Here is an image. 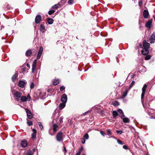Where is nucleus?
I'll return each instance as SVG.
<instances>
[{
    "label": "nucleus",
    "mask_w": 155,
    "mask_h": 155,
    "mask_svg": "<svg viewBox=\"0 0 155 155\" xmlns=\"http://www.w3.org/2000/svg\"><path fill=\"white\" fill-rule=\"evenodd\" d=\"M85 141L84 139H83L82 140V142L83 144H84L85 143Z\"/></svg>",
    "instance_id": "obj_53"
},
{
    "label": "nucleus",
    "mask_w": 155,
    "mask_h": 155,
    "mask_svg": "<svg viewBox=\"0 0 155 155\" xmlns=\"http://www.w3.org/2000/svg\"><path fill=\"white\" fill-rule=\"evenodd\" d=\"M117 143L120 144H121V145H123V143L122 142V141L120 140H117Z\"/></svg>",
    "instance_id": "obj_40"
},
{
    "label": "nucleus",
    "mask_w": 155,
    "mask_h": 155,
    "mask_svg": "<svg viewBox=\"0 0 155 155\" xmlns=\"http://www.w3.org/2000/svg\"><path fill=\"white\" fill-rule=\"evenodd\" d=\"M25 84V81H21L19 82L18 86L21 87H23Z\"/></svg>",
    "instance_id": "obj_16"
},
{
    "label": "nucleus",
    "mask_w": 155,
    "mask_h": 155,
    "mask_svg": "<svg viewBox=\"0 0 155 155\" xmlns=\"http://www.w3.org/2000/svg\"><path fill=\"white\" fill-rule=\"evenodd\" d=\"M82 150H81L80 149H79L78 150V153H79L80 154Z\"/></svg>",
    "instance_id": "obj_55"
},
{
    "label": "nucleus",
    "mask_w": 155,
    "mask_h": 155,
    "mask_svg": "<svg viewBox=\"0 0 155 155\" xmlns=\"http://www.w3.org/2000/svg\"><path fill=\"white\" fill-rule=\"evenodd\" d=\"M121 118L122 119L124 123H129L130 120L128 118L125 117L124 116Z\"/></svg>",
    "instance_id": "obj_14"
},
{
    "label": "nucleus",
    "mask_w": 155,
    "mask_h": 155,
    "mask_svg": "<svg viewBox=\"0 0 155 155\" xmlns=\"http://www.w3.org/2000/svg\"><path fill=\"white\" fill-rule=\"evenodd\" d=\"M34 84L33 83H31V84L30 88L31 89L33 88L34 87Z\"/></svg>",
    "instance_id": "obj_42"
},
{
    "label": "nucleus",
    "mask_w": 155,
    "mask_h": 155,
    "mask_svg": "<svg viewBox=\"0 0 155 155\" xmlns=\"http://www.w3.org/2000/svg\"><path fill=\"white\" fill-rule=\"evenodd\" d=\"M147 87V85L146 84H145L144 85V86L142 88V91L145 92L146 89Z\"/></svg>",
    "instance_id": "obj_31"
},
{
    "label": "nucleus",
    "mask_w": 155,
    "mask_h": 155,
    "mask_svg": "<svg viewBox=\"0 0 155 155\" xmlns=\"http://www.w3.org/2000/svg\"><path fill=\"white\" fill-rule=\"evenodd\" d=\"M82 150H81L80 149H79L78 150V153H79L80 154Z\"/></svg>",
    "instance_id": "obj_56"
},
{
    "label": "nucleus",
    "mask_w": 155,
    "mask_h": 155,
    "mask_svg": "<svg viewBox=\"0 0 155 155\" xmlns=\"http://www.w3.org/2000/svg\"><path fill=\"white\" fill-rule=\"evenodd\" d=\"M26 155H32V153L31 151H29L27 153Z\"/></svg>",
    "instance_id": "obj_52"
},
{
    "label": "nucleus",
    "mask_w": 155,
    "mask_h": 155,
    "mask_svg": "<svg viewBox=\"0 0 155 155\" xmlns=\"http://www.w3.org/2000/svg\"><path fill=\"white\" fill-rule=\"evenodd\" d=\"M31 54V50H28L26 52L25 55L27 57L30 56Z\"/></svg>",
    "instance_id": "obj_20"
},
{
    "label": "nucleus",
    "mask_w": 155,
    "mask_h": 155,
    "mask_svg": "<svg viewBox=\"0 0 155 155\" xmlns=\"http://www.w3.org/2000/svg\"><path fill=\"white\" fill-rule=\"evenodd\" d=\"M90 112V111L89 110H88V111L85 112L84 113H83V115L84 116L86 115H87V114H88V113H89Z\"/></svg>",
    "instance_id": "obj_45"
},
{
    "label": "nucleus",
    "mask_w": 155,
    "mask_h": 155,
    "mask_svg": "<svg viewBox=\"0 0 155 155\" xmlns=\"http://www.w3.org/2000/svg\"><path fill=\"white\" fill-rule=\"evenodd\" d=\"M42 54V53L38 52L37 56V59H39L40 58L41 55Z\"/></svg>",
    "instance_id": "obj_35"
},
{
    "label": "nucleus",
    "mask_w": 155,
    "mask_h": 155,
    "mask_svg": "<svg viewBox=\"0 0 155 155\" xmlns=\"http://www.w3.org/2000/svg\"><path fill=\"white\" fill-rule=\"evenodd\" d=\"M100 133L103 137H104L106 135V134L102 131H101Z\"/></svg>",
    "instance_id": "obj_47"
},
{
    "label": "nucleus",
    "mask_w": 155,
    "mask_h": 155,
    "mask_svg": "<svg viewBox=\"0 0 155 155\" xmlns=\"http://www.w3.org/2000/svg\"><path fill=\"white\" fill-rule=\"evenodd\" d=\"M67 100V97L65 94H64L61 97V101L62 102L66 103Z\"/></svg>",
    "instance_id": "obj_4"
},
{
    "label": "nucleus",
    "mask_w": 155,
    "mask_h": 155,
    "mask_svg": "<svg viewBox=\"0 0 155 155\" xmlns=\"http://www.w3.org/2000/svg\"><path fill=\"white\" fill-rule=\"evenodd\" d=\"M74 2V1L73 0H69L68 2V3L69 5L72 4Z\"/></svg>",
    "instance_id": "obj_38"
},
{
    "label": "nucleus",
    "mask_w": 155,
    "mask_h": 155,
    "mask_svg": "<svg viewBox=\"0 0 155 155\" xmlns=\"http://www.w3.org/2000/svg\"><path fill=\"white\" fill-rule=\"evenodd\" d=\"M27 123L29 126H31L32 124V122L31 121H28L27 122Z\"/></svg>",
    "instance_id": "obj_37"
},
{
    "label": "nucleus",
    "mask_w": 155,
    "mask_h": 155,
    "mask_svg": "<svg viewBox=\"0 0 155 155\" xmlns=\"http://www.w3.org/2000/svg\"><path fill=\"white\" fill-rule=\"evenodd\" d=\"M54 20L51 18H48V24H51L53 22Z\"/></svg>",
    "instance_id": "obj_27"
},
{
    "label": "nucleus",
    "mask_w": 155,
    "mask_h": 155,
    "mask_svg": "<svg viewBox=\"0 0 155 155\" xmlns=\"http://www.w3.org/2000/svg\"><path fill=\"white\" fill-rule=\"evenodd\" d=\"M65 103H66L63 102L62 103L60 104L59 107L60 109H63L65 107Z\"/></svg>",
    "instance_id": "obj_22"
},
{
    "label": "nucleus",
    "mask_w": 155,
    "mask_h": 155,
    "mask_svg": "<svg viewBox=\"0 0 155 155\" xmlns=\"http://www.w3.org/2000/svg\"><path fill=\"white\" fill-rule=\"evenodd\" d=\"M25 110L26 112L28 118L29 119L32 118V115L30 111L27 108H26Z\"/></svg>",
    "instance_id": "obj_6"
},
{
    "label": "nucleus",
    "mask_w": 155,
    "mask_h": 155,
    "mask_svg": "<svg viewBox=\"0 0 155 155\" xmlns=\"http://www.w3.org/2000/svg\"><path fill=\"white\" fill-rule=\"evenodd\" d=\"M27 66L29 68H30V66L28 63L27 64Z\"/></svg>",
    "instance_id": "obj_54"
},
{
    "label": "nucleus",
    "mask_w": 155,
    "mask_h": 155,
    "mask_svg": "<svg viewBox=\"0 0 155 155\" xmlns=\"http://www.w3.org/2000/svg\"><path fill=\"white\" fill-rule=\"evenodd\" d=\"M53 84L54 85H56L59 83V81L58 79L55 80L53 81Z\"/></svg>",
    "instance_id": "obj_29"
},
{
    "label": "nucleus",
    "mask_w": 155,
    "mask_h": 155,
    "mask_svg": "<svg viewBox=\"0 0 155 155\" xmlns=\"http://www.w3.org/2000/svg\"><path fill=\"white\" fill-rule=\"evenodd\" d=\"M83 147H81V148H80V149L81 150H83Z\"/></svg>",
    "instance_id": "obj_59"
},
{
    "label": "nucleus",
    "mask_w": 155,
    "mask_h": 155,
    "mask_svg": "<svg viewBox=\"0 0 155 155\" xmlns=\"http://www.w3.org/2000/svg\"><path fill=\"white\" fill-rule=\"evenodd\" d=\"M14 95L15 99L17 101H18L21 97L22 93L18 91H15L14 93Z\"/></svg>",
    "instance_id": "obj_1"
},
{
    "label": "nucleus",
    "mask_w": 155,
    "mask_h": 155,
    "mask_svg": "<svg viewBox=\"0 0 155 155\" xmlns=\"http://www.w3.org/2000/svg\"><path fill=\"white\" fill-rule=\"evenodd\" d=\"M134 83L135 81H132L130 85V87L131 88V87H132V86L134 85Z\"/></svg>",
    "instance_id": "obj_41"
},
{
    "label": "nucleus",
    "mask_w": 155,
    "mask_h": 155,
    "mask_svg": "<svg viewBox=\"0 0 155 155\" xmlns=\"http://www.w3.org/2000/svg\"><path fill=\"white\" fill-rule=\"evenodd\" d=\"M145 92L142 91V93L141 95V102H142V104L143 107H144V105L143 103V98L144 97V94H145Z\"/></svg>",
    "instance_id": "obj_21"
},
{
    "label": "nucleus",
    "mask_w": 155,
    "mask_h": 155,
    "mask_svg": "<svg viewBox=\"0 0 155 155\" xmlns=\"http://www.w3.org/2000/svg\"><path fill=\"white\" fill-rule=\"evenodd\" d=\"M43 51V48L42 47H40V48H39V51L38 52L42 53Z\"/></svg>",
    "instance_id": "obj_36"
},
{
    "label": "nucleus",
    "mask_w": 155,
    "mask_h": 155,
    "mask_svg": "<svg viewBox=\"0 0 155 155\" xmlns=\"http://www.w3.org/2000/svg\"><path fill=\"white\" fill-rule=\"evenodd\" d=\"M113 117H115L118 115V113L116 111H114L113 112Z\"/></svg>",
    "instance_id": "obj_30"
},
{
    "label": "nucleus",
    "mask_w": 155,
    "mask_h": 155,
    "mask_svg": "<svg viewBox=\"0 0 155 155\" xmlns=\"http://www.w3.org/2000/svg\"><path fill=\"white\" fill-rule=\"evenodd\" d=\"M65 89V87L63 86H61L60 88L61 91H62Z\"/></svg>",
    "instance_id": "obj_46"
},
{
    "label": "nucleus",
    "mask_w": 155,
    "mask_h": 155,
    "mask_svg": "<svg viewBox=\"0 0 155 155\" xmlns=\"http://www.w3.org/2000/svg\"><path fill=\"white\" fill-rule=\"evenodd\" d=\"M83 155H86L85 154H83Z\"/></svg>",
    "instance_id": "obj_60"
},
{
    "label": "nucleus",
    "mask_w": 155,
    "mask_h": 155,
    "mask_svg": "<svg viewBox=\"0 0 155 155\" xmlns=\"http://www.w3.org/2000/svg\"><path fill=\"white\" fill-rule=\"evenodd\" d=\"M117 111L119 113V114H122L121 115V116H120V117L121 118H122L123 117L125 116L124 115V113L122 111V110L120 109H119L118 110H117Z\"/></svg>",
    "instance_id": "obj_24"
},
{
    "label": "nucleus",
    "mask_w": 155,
    "mask_h": 155,
    "mask_svg": "<svg viewBox=\"0 0 155 155\" xmlns=\"http://www.w3.org/2000/svg\"><path fill=\"white\" fill-rule=\"evenodd\" d=\"M123 148L125 150H127L128 149L126 145H124Z\"/></svg>",
    "instance_id": "obj_50"
},
{
    "label": "nucleus",
    "mask_w": 155,
    "mask_h": 155,
    "mask_svg": "<svg viewBox=\"0 0 155 155\" xmlns=\"http://www.w3.org/2000/svg\"><path fill=\"white\" fill-rule=\"evenodd\" d=\"M143 44L144 48L147 49L149 48L150 44L149 43L147 42L146 40H144L143 41Z\"/></svg>",
    "instance_id": "obj_7"
},
{
    "label": "nucleus",
    "mask_w": 155,
    "mask_h": 155,
    "mask_svg": "<svg viewBox=\"0 0 155 155\" xmlns=\"http://www.w3.org/2000/svg\"><path fill=\"white\" fill-rule=\"evenodd\" d=\"M134 74H132V75H131V78H133L134 76Z\"/></svg>",
    "instance_id": "obj_57"
},
{
    "label": "nucleus",
    "mask_w": 155,
    "mask_h": 155,
    "mask_svg": "<svg viewBox=\"0 0 155 155\" xmlns=\"http://www.w3.org/2000/svg\"><path fill=\"white\" fill-rule=\"evenodd\" d=\"M112 105L114 106H117L119 105V102L116 101H114L112 103Z\"/></svg>",
    "instance_id": "obj_26"
},
{
    "label": "nucleus",
    "mask_w": 155,
    "mask_h": 155,
    "mask_svg": "<svg viewBox=\"0 0 155 155\" xmlns=\"http://www.w3.org/2000/svg\"><path fill=\"white\" fill-rule=\"evenodd\" d=\"M65 3V1L64 0H62L59 3L57 4H55L52 6V8L54 9H56L63 5Z\"/></svg>",
    "instance_id": "obj_3"
},
{
    "label": "nucleus",
    "mask_w": 155,
    "mask_h": 155,
    "mask_svg": "<svg viewBox=\"0 0 155 155\" xmlns=\"http://www.w3.org/2000/svg\"><path fill=\"white\" fill-rule=\"evenodd\" d=\"M151 56L150 55H147L146 56L145 58V59L146 60H148L150 59Z\"/></svg>",
    "instance_id": "obj_34"
},
{
    "label": "nucleus",
    "mask_w": 155,
    "mask_h": 155,
    "mask_svg": "<svg viewBox=\"0 0 155 155\" xmlns=\"http://www.w3.org/2000/svg\"><path fill=\"white\" fill-rule=\"evenodd\" d=\"M41 17L40 15H37L35 18V21L36 23L38 24L41 20Z\"/></svg>",
    "instance_id": "obj_5"
},
{
    "label": "nucleus",
    "mask_w": 155,
    "mask_h": 155,
    "mask_svg": "<svg viewBox=\"0 0 155 155\" xmlns=\"http://www.w3.org/2000/svg\"><path fill=\"white\" fill-rule=\"evenodd\" d=\"M36 60H35L33 62L32 65V72H34V71L36 70Z\"/></svg>",
    "instance_id": "obj_8"
},
{
    "label": "nucleus",
    "mask_w": 155,
    "mask_h": 155,
    "mask_svg": "<svg viewBox=\"0 0 155 155\" xmlns=\"http://www.w3.org/2000/svg\"><path fill=\"white\" fill-rule=\"evenodd\" d=\"M63 117H60L59 120L60 123H62L63 122Z\"/></svg>",
    "instance_id": "obj_44"
},
{
    "label": "nucleus",
    "mask_w": 155,
    "mask_h": 155,
    "mask_svg": "<svg viewBox=\"0 0 155 155\" xmlns=\"http://www.w3.org/2000/svg\"><path fill=\"white\" fill-rule=\"evenodd\" d=\"M89 136L88 134H86L84 136V138L87 139L88 138Z\"/></svg>",
    "instance_id": "obj_39"
},
{
    "label": "nucleus",
    "mask_w": 155,
    "mask_h": 155,
    "mask_svg": "<svg viewBox=\"0 0 155 155\" xmlns=\"http://www.w3.org/2000/svg\"><path fill=\"white\" fill-rule=\"evenodd\" d=\"M149 15V14L148 11L146 10H145L143 12V16L145 18H148Z\"/></svg>",
    "instance_id": "obj_12"
},
{
    "label": "nucleus",
    "mask_w": 155,
    "mask_h": 155,
    "mask_svg": "<svg viewBox=\"0 0 155 155\" xmlns=\"http://www.w3.org/2000/svg\"><path fill=\"white\" fill-rule=\"evenodd\" d=\"M60 115L58 113H54L53 114V117L54 119L56 120L57 121L58 117H59Z\"/></svg>",
    "instance_id": "obj_13"
},
{
    "label": "nucleus",
    "mask_w": 155,
    "mask_h": 155,
    "mask_svg": "<svg viewBox=\"0 0 155 155\" xmlns=\"http://www.w3.org/2000/svg\"><path fill=\"white\" fill-rule=\"evenodd\" d=\"M80 154L79 153H77L76 154V155H80Z\"/></svg>",
    "instance_id": "obj_58"
},
{
    "label": "nucleus",
    "mask_w": 155,
    "mask_h": 155,
    "mask_svg": "<svg viewBox=\"0 0 155 155\" xmlns=\"http://www.w3.org/2000/svg\"><path fill=\"white\" fill-rule=\"evenodd\" d=\"M116 132L117 134H121L122 133V131L121 130H117Z\"/></svg>",
    "instance_id": "obj_49"
},
{
    "label": "nucleus",
    "mask_w": 155,
    "mask_h": 155,
    "mask_svg": "<svg viewBox=\"0 0 155 155\" xmlns=\"http://www.w3.org/2000/svg\"><path fill=\"white\" fill-rule=\"evenodd\" d=\"M141 52L143 55H145L148 53V50L147 49L144 48L142 51Z\"/></svg>",
    "instance_id": "obj_18"
},
{
    "label": "nucleus",
    "mask_w": 155,
    "mask_h": 155,
    "mask_svg": "<svg viewBox=\"0 0 155 155\" xmlns=\"http://www.w3.org/2000/svg\"><path fill=\"white\" fill-rule=\"evenodd\" d=\"M21 144L22 147H25L27 145V142L26 140H24L21 141Z\"/></svg>",
    "instance_id": "obj_9"
},
{
    "label": "nucleus",
    "mask_w": 155,
    "mask_h": 155,
    "mask_svg": "<svg viewBox=\"0 0 155 155\" xmlns=\"http://www.w3.org/2000/svg\"><path fill=\"white\" fill-rule=\"evenodd\" d=\"M27 98H28L27 99L28 101H29L31 100V97L29 94H28Z\"/></svg>",
    "instance_id": "obj_43"
},
{
    "label": "nucleus",
    "mask_w": 155,
    "mask_h": 155,
    "mask_svg": "<svg viewBox=\"0 0 155 155\" xmlns=\"http://www.w3.org/2000/svg\"><path fill=\"white\" fill-rule=\"evenodd\" d=\"M107 134L108 136H110L112 134L111 130L108 129L107 130Z\"/></svg>",
    "instance_id": "obj_28"
},
{
    "label": "nucleus",
    "mask_w": 155,
    "mask_h": 155,
    "mask_svg": "<svg viewBox=\"0 0 155 155\" xmlns=\"http://www.w3.org/2000/svg\"><path fill=\"white\" fill-rule=\"evenodd\" d=\"M33 132V133L31 134V138L34 140L36 138V134L37 131L35 129H33L32 130Z\"/></svg>",
    "instance_id": "obj_11"
},
{
    "label": "nucleus",
    "mask_w": 155,
    "mask_h": 155,
    "mask_svg": "<svg viewBox=\"0 0 155 155\" xmlns=\"http://www.w3.org/2000/svg\"><path fill=\"white\" fill-rule=\"evenodd\" d=\"M17 76V75L16 73H15V74L12 77V80L14 82L15 81Z\"/></svg>",
    "instance_id": "obj_25"
},
{
    "label": "nucleus",
    "mask_w": 155,
    "mask_h": 155,
    "mask_svg": "<svg viewBox=\"0 0 155 155\" xmlns=\"http://www.w3.org/2000/svg\"><path fill=\"white\" fill-rule=\"evenodd\" d=\"M152 21V19H150L148 21L146 24L145 26L146 27L148 28H150L151 27Z\"/></svg>",
    "instance_id": "obj_10"
},
{
    "label": "nucleus",
    "mask_w": 155,
    "mask_h": 155,
    "mask_svg": "<svg viewBox=\"0 0 155 155\" xmlns=\"http://www.w3.org/2000/svg\"><path fill=\"white\" fill-rule=\"evenodd\" d=\"M38 125L40 129L42 130L43 128V127L42 125V123L41 122H39Z\"/></svg>",
    "instance_id": "obj_32"
},
{
    "label": "nucleus",
    "mask_w": 155,
    "mask_h": 155,
    "mask_svg": "<svg viewBox=\"0 0 155 155\" xmlns=\"http://www.w3.org/2000/svg\"><path fill=\"white\" fill-rule=\"evenodd\" d=\"M63 151H64V154H65V153H66V149L65 147H63Z\"/></svg>",
    "instance_id": "obj_51"
},
{
    "label": "nucleus",
    "mask_w": 155,
    "mask_h": 155,
    "mask_svg": "<svg viewBox=\"0 0 155 155\" xmlns=\"http://www.w3.org/2000/svg\"><path fill=\"white\" fill-rule=\"evenodd\" d=\"M127 94L126 93H124L122 95V97H121L122 98H124L126 96Z\"/></svg>",
    "instance_id": "obj_48"
},
{
    "label": "nucleus",
    "mask_w": 155,
    "mask_h": 155,
    "mask_svg": "<svg viewBox=\"0 0 155 155\" xmlns=\"http://www.w3.org/2000/svg\"><path fill=\"white\" fill-rule=\"evenodd\" d=\"M41 31L44 32L45 31V28L43 24H41L40 25Z\"/></svg>",
    "instance_id": "obj_23"
},
{
    "label": "nucleus",
    "mask_w": 155,
    "mask_h": 155,
    "mask_svg": "<svg viewBox=\"0 0 155 155\" xmlns=\"http://www.w3.org/2000/svg\"><path fill=\"white\" fill-rule=\"evenodd\" d=\"M150 42L151 43H153L154 42V41H155V35L154 34H152L150 39Z\"/></svg>",
    "instance_id": "obj_15"
},
{
    "label": "nucleus",
    "mask_w": 155,
    "mask_h": 155,
    "mask_svg": "<svg viewBox=\"0 0 155 155\" xmlns=\"http://www.w3.org/2000/svg\"><path fill=\"white\" fill-rule=\"evenodd\" d=\"M55 12V11L53 10H51L48 12V14L49 15H51L54 13Z\"/></svg>",
    "instance_id": "obj_33"
},
{
    "label": "nucleus",
    "mask_w": 155,
    "mask_h": 155,
    "mask_svg": "<svg viewBox=\"0 0 155 155\" xmlns=\"http://www.w3.org/2000/svg\"><path fill=\"white\" fill-rule=\"evenodd\" d=\"M58 125L56 124H54L53 125V132L54 133H55L57 132V128L58 127Z\"/></svg>",
    "instance_id": "obj_17"
},
{
    "label": "nucleus",
    "mask_w": 155,
    "mask_h": 155,
    "mask_svg": "<svg viewBox=\"0 0 155 155\" xmlns=\"http://www.w3.org/2000/svg\"><path fill=\"white\" fill-rule=\"evenodd\" d=\"M21 101L22 102L26 101L27 100V97L25 96H21Z\"/></svg>",
    "instance_id": "obj_19"
},
{
    "label": "nucleus",
    "mask_w": 155,
    "mask_h": 155,
    "mask_svg": "<svg viewBox=\"0 0 155 155\" xmlns=\"http://www.w3.org/2000/svg\"><path fill=\"white\" fill-rule=\"evenodd\" d=\"M63 133L61 131H60L57 134L56 136V139L57 141L59 142H61L63 140Z\"/></svg>",
    "instance_id": "obj_2"
}]
</instances>
